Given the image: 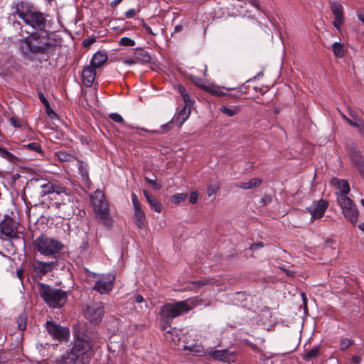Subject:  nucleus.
<instances>
[{
  "label": "nucleus",
  "mask_w": 364,
  "mask_h": 364,
  "mask_svg": "<svg viewBox=\"0 0 364 364\" xmlns=\"http://www.w3.org/2000/svg\"><path fill=\"white\" fill-rule=\"evenodd\" d=\"M178 92H180V94H181V97H183V96L184 95V94H187V93H188V92H187V90H186V88H185V87H183V86H181V85H178Z\"/></svg>",
  "instance_id": "obj_60"
},
{
  "label": "nucleus",
  "mask_w": 364,
  "mask_h": 364,
  "mask_svg": "<svg viewBox=\"0 0 364 364\" xmlns=\"http://www.w3.org/2000/svg\"><path fill=\"white\" fill-rule=\"evenodd\" d=\"M115 277L112 274H108L95 282L93 289L100 294L109 293L113 288Z\"/></svg>",
  "instance_id": "obj_16"
},
{
  "label": "nucleus",
  "mask_w": 364,
  "mask_h": 364,
  "mask_svg": "<svg viewBox=\"0 0 364 364\" xmlns=\"http://www.w3.org/2000/svg\"><path fill=\"white\" fill-rule=\"evenodd\" d=\"M77 166L79 173L81 175L82 181L85 182V184L89 185L90 183V180L89 178V172L87 165L82 162L78 161Z\"/></svg>",
  "instance_id": "obj_27"
},
{
  "label": "nucleus",
  "mask_w": 364,
  "mask_h": 364,
  "mask_svg": "<svg viewBox=\"0 0 364 364\" xmlns=\"http://www.w3.org/2000/svg\"><path fill=\"white\" fill-rule=\"evenodd\" d=\"M105 314L104 304L101 301L92 302L87 305L84 311L86 319L93 323H98L102 321Z\"/></svg>",
  "instance_id": "obj_9"
},
{
  "label": "nucleus",
  "mask_w": 364,
  "mask_h": 364,
  "mask_svg": "<svg viewBox=\"0 0 364 364\" xmlns=\"http://www.w3.org/2000/svg\"><path fill=\"white\" fill-rule=\"evenodd\" d=\"M90 199L94 211L99 220L105 225L110 226L112 224V220L109 215L108 203L105 198L103 192L100 190L95 191L91 195Z\"/></svg>",
  "instance_id": "obj_6"
},
{
  "label": "nucleus",
  "mask_w": 364,
  "mask_h": 364,
  "mask_svg": "<svg viewBox=\"0 0 364 364\" xmlns=\"http://www.w3.org/2000/svg\"><path fill=\"white\" fill-rule=\"evenodd\" d=\"M352 343V341L350 339L345 338H342L340 342V348L341 350L346 349L349 346H350Z\"/></svg>",
  "instance_id": "obj_48"
},
{
  "label": "nucleus",
  "mask_w": 364,
  "mask_h": 364,
  "mask_svg": "<svg viewBox=\"0 0 364 364\" xmlns=\"http://www.w3.org/2000/svg\"><path fill=\"white\" fill-rule=\"evenodd\" d=\"M56 156L58 159L61 161H70L74 159V156L65 151H58L56 153Z\"/></svg>",
  "instance_id": "obj_40"
},
{
  "label": "nucleus",
  "mask_w": 364,
  "mask_h": 364,
  "mask_svg": "<svg viewBox=\"0 0 364 364\" xmlns=\"http://www.w3.org/2000/svg\"><path fill=\"white\" fill-rule=\"evenodd\" d=\"M350 158L355 166L358 169L359 172L364 175V159L360 151H354L351 154Z\"/></svg>",
  "instance_id": "obj_24"
},
{
  "label": "nucleus",
  "mask_w": 364,
  "mask_h": 364,
  "mask_svg": "<svg viewBox=\"0 0 364 364\" xmlns=\"http://www.w3.org/2000/svg\"><path fill=\"white\" fill-rule=\"evenodd\" d=\"M172 124H173L172 121H170V122H168L164 124H162L161 126V131L154 130V131H150V132L152 133H156V134H165L172 129ZM141 129L145 132H149V130L145 129Z\"/></svg>",
  "instance_id": "obj_36"
},
{
  "label": "nucleus",
  "mask_w": 364,
  "mask_h": 364,
  "mask_svg": "<svg viewBox=\"0 0 364 364\" xmlns=\"http://www.w3.org/2000/svg\"><path fill=\"white\" fill-rule=\"evenodd\" d=\"M0 156L6 159V160L9 161H13L15 159V156L13 154L7 151L6 149H4L0 146Z\"/></svg>",
  "instance_id": "obj_42"
},
{
  "label": "nucleus",
  "mask_w": 364,
  "mask_h": 364,
  "mask_svg": "<svg viewBox=\"0 0 364 364\" xmlns=\"http://www.w3.org/2000/svg\"><path fill=\"white\" fill-rule=\"evenodd\" d=\"M178 92H180V94H181V97H183V96L184 95V94H187V93H188V92H187V90H186V88H185V87H183V86H181V85H178Z\"/></svg>",
  "instance_id": "obj_61"
},
{
  "label": "nucleus",
  "mask_w": 364,
  "mask_h": 364,
  "mask_svg": "<svg viewBox=\"0 0 364 364\" xmlns=\"http://www.w3.org/2000/svg\"><path fill=\"white\" fill-rule=\"evenodd\" d=\"M56 207L63 214V218L71 217L75 213L74 197L72 195H66L61 198V201L55 203Z\"/></svg>",
  "instance_id": "obj_13"
},
{
  "label": "nucleus",
  "mask_w": 364,
  "mask_h": 364,
  "mask_svg": "<svg viewBox=\"0 0 364 364\" xmlns=\"http://www.w3.org/2000/svg\"><path fill=\"white\" fill-rule=\"evenodd\" d=\"M162 328L165 331V337L166 340L172 341L175 343H176L177 341H180L186 335V333L182 329L171 328L170 329L167 330V327L166 326H163Z\"/></svg>",
  "instance_id": "obj_22"
},
{
  "label": "nucleus",
  "mask_w": 364,
  "mask_h": 364,
  "mask_svg": "<svg viewBox=\"0 0 364 364\" xmlns=\"http://www.w3.org/2000/svg\"><path fill=\"white\" fill-rule=\"evenodd\" d=\"M337 200L344 217L353 225H355L358 221V210L353 201L344 195H338Z\"/></svg>",
  "instance_id": "obj_8"
},
{
  "label": "nucleus",
  "mask_w": 364,
  "mask_h": 364,
  "mask_svg": "<svg viewBox=\"0 0 364 364\" xmlns=\"http://www.w3.org/2000/svg\"><path fill=\"white\" fill-rule=\"evenodd\" d=\"M148 203L152 210L156 213L161 212V204L156 198H153L151 200L149 199Z\"/></svg>",
  "instance_id": "obj_39"
},
{
  "label": "nucleus",
  "mask_w": 364,
  "mask_h": 364,
  "mask_svg": "<svg viewBox=\"0 0 364 364\" xmlns=\"http://www.w3.org/2000/svg\"><path fill=\"white\" fill-rule=\"evenodd\" d=\"M63 245L58 240L46 235H41L33 242L34 250L46 257H53L58 254Z\"/></svg>",
  "instance_id": "obj_5"
},
{
  "label": "nucleus",
  "mask_w": 364,
  "mask_h": 364,
  "mask_svg": "<svg viewBox=\"0 0 364 364\" xmlns=\"http://www.w3.org/2000/svg\"><path fill=\"white\" fill-rule=\"evenodd\" d=\"M331 9L335 18L333 25L340 31L343 23V7L339 1H335L331 3Z\"/></svg>",
  "instance_id": "obj_19"
},
{
  "label": "nucleus",
  "mask_w": 364,
  "mask_h": 364,
  "mask_svg": "<svg viewBox=\"0 0 364 364\" xmlns=\"http://www.w3.org/2000/svg\"><path fill=\"white\" fill-rule=\"evenodd\" d=\"M333 182L335 183V186L340 191V193H337V196L338 195L346 196V194L349 193L350 186L347 181L343 179H334Z\"/></svg>",
  "instance_id": "obj_26"
},
{
  "label": "nucleus",
  "mask_w": 364,
  "mask_h": 364,
  "mask_svg": "<svg viewBox=\"0 0 364 364\" xmlns=\"http://www.w3.org/2000/svg\"><path fill=\"white\" fill-rule=\"evenodd\" d=\"M133 302L137 304V306H134V309L144 311L149 308V304L145 301L142 296L136 295L132 298Z\"/></svg>",
  "instance_id": "obj_29"
},
{
  "label": "nucleus",
  "mask_w": 364,
  "mask_h": 364,
  "mask_svg": "<svg viewBox=\"0 0 364 364\" xmlns=\"http://www.w3.org/2000/svg\"><path fill=\"white\" fill-rule=\"evenodd\" d=\"M109 118L113 121L119 123L123 122L124 121L122 117L118 113H111L109 114Z\"/></svg>",
  "instance_id": "obj_49"
},
{
  "label": "nucleus",
  "mask_w": 364,
  "mask_h": 364,
  "mask_svg": "<svg viewBox=\"0 0 364 364\" xmlns=\"http://www.w3.org/2000/svg\"><path fill=\"white\" fill-rule=\"evenodd\" d=\"M0 232L7 239L18 237V223L10 216L5 215L0 223Z\"/></svg>",
  "instance_id": "obj_12"
},
{
  "label": "nucleus",
  "mask_w": 364,
  "mask_h": 364,
  "mask_svg": "<svg viewBox=\"0 0 364 364\" xmlns=\"http://www.w3.org/2000/svg\"><path fill=\"white\" fill-rule=\"evenodd\" d=\"M18 326L21 331H23L26 327V321L23 318H20L18 321Z\"/></svg>",
  "instance_id": "obj_56"
},
{
  "label": "nucleus",
  "mask_w": 364,
  "mask_h": 364,
  "mask_svg": "<svg viewBox=\"0 0 364 364\" xmlns=\"http://www.w3.org/2000/svg\"><path fill=\"white\" fill-rule=\"evenodd\" d=\"M107 60V55L105 52L98 51L94 54L90 65L95 68H99Z\"/></svg>",
  "instance_id": "obj_23"
},
{
  "label": "nucleus",
  "mask_w": 364,
  "mask_h": 364,
  "mask_svg": "<svg viewBox=\"0 0 364 364\" xmlns=\"http://www.w3.org/2000/svg\"><path fill=\"white\" fill-rule=\"evenodd\" d=\"M38 292L45 303L53 309L62 307L68 299L67 291L44 283L39 284Z\"/></svg>",
  "instance_id": "obj_4"
},
{
  "label": "nucleus",
  "mask_w": 364,
  "mask_h": 364,
  "mask_svg": "<svg viewBox=\"0 0 364 364\" xmlns=\"http://www.w3.org/2000/svg\"><path fill=\"white\" fill-rule=\"evenodd\" d=\"M145 180L146 181L149 183V184H151L153 185L154 188L156 189V190H159L161 188V186L160 183H158L156 182V180L154 179H151V178H145Z\"/></svg>",
  "instance_id": "obj_51"
},
{
  "label": "nucleus",
  "mask_w": 364,
  "mask_h": 364,
  "mask_svg": "<svg viewBox=\"0 0 364 364\" xmlns=\"http://www.w3.org/2000/svg\"><path fill=\"white\" fill-rule=\"evenodd\" d=\"M220 110L223 114L228 117H233L239 113L240 107L235 105L230 107L223 105L220 107Z\"/></svg>",
  "instance_id": "obj_31"
},
{
  "label": "nucleus",
  "mask_w": 364,
  "mask_h": 364,
  "mask_svg": "<svg viewBox=\"0 0 364 364\" xmlns=\"http://www.w3.org/2000/svg\"><path fill=\"white\" fill-rule=\"evenodd\" d=\"M15 14L23 21L25 26L30 27L32 30L42 31L46 27L44 15L28 4L18 5Z\"/></svg>",
  "instance_id": "obj_3"
},
{
  "label": "nucleus",
  "mask_w": 364,
  "mask_h": 364,
  "mask_svg": "<svg viewBox=\"0 0 364 364\" xmlns=\"http://www.w3.org/2000/svg\"><path fill=\"white\" fill-rule=\"evenodd\" d=\"M183 342V350L186 351L187 354L196 356L206 355V350L200 343L195 341L194 339L191 341L184 340Z\"/></svg>",
  "instance_id": "obj_17"
},
{
  "label": "nucleus",
  "mask_w": 364,
  "mask_h": 364,
  "mask_svg": "<svg viewBox=\"0 0 364 364\" xmlns=\"http://www.w3.org/2000/svg\"><path fill=\"white\" fill-rule=\"evenodd\" d=\"M39 99L45 107H48V105H50L49 102L48 101V100L46 98V97L44 96V95L43 93H39Z\"/></svg>",
  "instance_id": "obj_57"
},
{
  "label": "nucleus",
  "mask_w": 364,
  "mask_h": 364,
  "mask_svg": "<svg viewBox=\"0 0 364 364\" xmlns=\"http://www.w3.org/2000/svg\"><path fill=\"white\" fill-rule=\"evenodd\" d=\"M187 198V194L183 193H178L173 194L171 197V200L174 204H178L181 202L183 201Z\"/></svg>",
  "instance_id": "obj_37"
},
{
  "label": "nucleus",
  "mask_w": 364,
  "mask_h": 364,
  "mask_svg": "<svg viewBox=\"0 0 364 364\" xmlns=\"http://www.w3.org/2000/svg\"><path fill=\"white\" fill-rule=\"evenodd\" d=\"M215 282V279H203L194 282L193 283V284L196 287H200L202 286H205V285H207L209 284H213Z\"/></svg>",
  "instance_id": "obj_45"
},
{
  "label": "nucleus",
  "mask_w": 364,
  "mask_h": 364,
  "mask_svg": "<svg viewBox=\"0 0 364 364\" xmlns=\"http://www.w3.org/2000/svg\"><path fill=\"white\" fill-rule=\"evenodd\" d=\"M261 183L262 180L260 178H254L248 181L241 182L239 184H237V186L242 189L247 190L258 186L259 185H260Z\"/></svg>",
  "instance_id": "obj_28"
},
{
  "label": "nucleus",
  "mask_w": 364,
  "mask_h": 364,
  "mask_svg": "<svg viewBox=\"0 0 364 364\" xmlns=\"http://www.w3.org/2000/svg\"><path fill=\"white\" fill-rule=\"evenodd\" d=\"M282 271H284L286 274L289 277H294L295 274V272L294 271H291L289 269H286L285 267H279Z\"/></svg>",
  "instance_id": "obj_58"
},
{
  "label": "nucleus",
  "mask_w": 364,
  "mask_h": 364,
  "mask_svg": "<svg viewBox=\"0 0 364 364\" xmlns=\"http://www.w3.org/2000/svg\"><path fill=\"white\" fill-rule=\"evenodd\" d=\"M357 128L358 129V132L364 136V122L363 121L360 122V125Z\"/></svg>",
  "instance_id": "obj_64"
},
{
  "label": "nucleus",
  "mask_w": 364,
  "mask_h": 364,
  "mask_svg": "<svg viewBox=\"0 0 364 364\" xmlns=\"http://www.w3.org/2000/svg\"><path fill=\"white\" fill-rule=\"evenodd\" d=\"M31 183L36 188L41 189L39 193L41 196L53 193V183L50 181L43 178H35L31 181Z\"/></svg>",
  "instance_id": "obj_20"
},
{
  "label": "nucleus",
  "mask_w": 364,
  "mask_h": 364,
  "mask_svg": "<svg viewBox=\"0 0 364 364\" xmlns=\"http://www.w3.org/2000/svg\"><path fill=\"white\" fill-rule=\"evenodd\" d=\"M359 19L364 23V9L359 11L358 13Z\"/></svg>",
  "instance_id": "obj_63"
},
{
  "label": "nucleus",
  "mask_w": 364,
  "mask_h": 364,
  "mask_svg": "<svg viewBox=\"0 0 364 364\" xmlns=\"http://www.w3.org/2000/svg\"><path fill=\"white\" fill-rule=\"evenodd\" d=\"M343 118L352 127H358L360 125L362 120L360 118L350 119L347 117L346 115L342 114Z\"/></svg>",
  "instance_id": "obj_43"
},
{
  "label": "nucleus",
  "mask_w": 364,
  "mask_h": 364,
  "mask_svg": "<svg viewBox=\"0 0 364 364\" xmlns=\"http://www.w3.org/2000/svg\"><path fill=\"white\" fill-rule=\"evenodd\" d=\"M192 309L188 301L168 303L164 305L161 310V316L166 318H173L187 313Z\"/></svg>",
  "instance_id": "obj_7"
},
{
  "label": "nucleus",
  "mask_w": 364,
  "mask_h": 364,
  "mask_svg": "<svg viewBox=\"0 0 364 364\" xmlns=\"http://www.w3.org/2000/svg\"><path fill=\"white\" fill-rule=\"evenodd\" d=\"M119 45L123 46H134L135 45L134 40L129 38V37H123L120 39L119 42Z\"/></svg>",
  "instance_id": "obj_44"
},
{
  "label": "nucleus",
  "mask_w": 364,
  "mask_h": 364,
  "mask_svg": "<svg viewBox=\"0 0 364 364\" xmlns=\"http://www.w3.org/2000/svg\"><path fill=\"white\" fill-rule=\"evenodd\" d=\"M319 353H320L319 346H314L311 350L306 351V353L304 354L303 358L305 360H310L314 358L318 357Z\"/></svg>",
  "instance_id": "obj_34"
},
{
  "label": "nucleus",
  "mask_w": 364,
  "mask_h": 364,
  "mask_svg": "<svg viewBox=\"0 0 364 364\" xmlns=\"http://www.w3.org/2000/svg\"><path fill=\"white\" fill-rule=\"evenodd\" d=\"M190 79L191 80V81L196 85L198 86V87L200 88H202L204 90H205V87L208 86L205 85V82H204L203 80H202L201 78H199L196 76H194L193 75H190Z\"/></svg>",
  "instance_id": "obj_41"
},
{
  "label": "nucleus",
  "mask_w": 364,
  "mask_h": 364,
  "mask_svg": "<svg viewBox=\"0 0 364 364\" xmlns=\"http://www.w3.org/2000/svg\"><path fill=\"white\" fill-rule=\"evenodd\" d=\"M10 124L15 128H21L23 126V122L18 118L12 117L9 119Z\"/></svg>",
  "instance_id": "obj_47"
},
{
  "label": "nucleus",
  "mask_w": 364,
  "mask_h": 364,
  "mask_svg": "<svg viewBox=\"0 0 364 364\" xmlns=\"http://www.w3.org/2000/svg\"><path fill=\"white\" fill-rule=\"evenodd\" d=\"M28 36L18 39V48L21 53L27 58H31L36 54L47 53L53 48L49 42L47 35H42L33 31Z\"/></svg>",
  "instance_id": "obj_2"
},
{
  "label": "nucleus",
  "mask_w": 364,
  "mask_h": 364,
  "mask_svg": "<svg viewBox=\"0 0 364 364\" xmlns=\"http://www.w3.org/2000/svg\"><path fill=\"white\" fill-rule=\"evenodd\" d=\"M136 11L135 9H130L127 11L125 12L124 16L126 18H131L136 16Z\"/></svg>",
  "instance_id": "obj_53"
},
{
  "label": "nucleus",
  "mask_w": 364,
  "mask_h": 364,
  "mask_svg": "<svg viewBox=\"0 0 364 364\" xmlns=\"http://www.w3.org/2000/svg\"><path fill=\"white\" fill-rule=\"evenodd\" d=\"M223 89H226L227 90H234V88H225V87H221L218 85L212 84V85H208V86L205 87V90L212 95L221 97V96H224L226 95V93L223 91Z\"/></svg>",
  "instance_id": "obj_25"
},
{
  "label": "nucleus",
  "mask_w": 364,
  "mask_h": 364,
  "mask_svg": "<svg viewBox=\"0 0 364 364\" xmlns=\"http://www.w3.org/2000/svg\"><path fill=\"white\" fill-rule=\"evenodd\" d=\"M16 276L18 277V278L20 280H22L23 279V270L22 269H17V271H16Z\"/></svg>",
  "instance_id": "obj_62"
},
{
  "label": "nucleus",
  "mask_w": 364,
  "mask_h": 364,
  "mask_svg": "<svg viewBox=\"0 0 364 364\" xmlns=\"http://www.w3.org/2000/svg\"><path fill=\"white\" fill-rule=\"evenodd\" d=\"M328 206V202L321 199L318 201H314L310 206L306 208V210L311 214V220H314L323 216Z\"/></svg>",
  "instance_id": "obj_14"
},
{
  "label": "nucleus",
  "mask_w": 364,
  "mask_h": 364,
  "mask_svg": "<svg viewBox=\"0 0 364 364\" xmlns=\"http://www.w3.org/2000/svg\"><path fill=\"white\" fill-rule=\"evenodd\" d=\"M191 108L183 107L178 113V121L179 122V127H181L186 120L189 117L191 114Z\"/></svg>",
  "instance_id": "obj_33"
},
{
  "label": "nucleus",
  "mask_w": 364,
  "mask_h": 364,
  "mask_svg": "<svg viewBox=\"0 0 364 364\" xmlns=\"http://www.w3.org/2000/svg\"><path fill=\"white\" fill-rule=\"evenodd\" d=\"M210 358L224 362H232L234 361L235 354L232 351H230L228 349L217 350L211 349L206 350V355Z\"/></svg>",
  "instance_id": "obj_18"
},
{
  "label": "nucleus",
  "mask_w": 364,
  "mask_h": 364,
  "mask_svg": "<svg viewBox=\"0 0 364 364\" xmlns=\"http://www.w3.org/2000/svg\"><path fill=\"white\" fill-rule=\"evenodd\" d=\"M46 111L47 114L50 119H54L57 117V114L55 113V112L51 109L50 105H48V107H45Z\"/></svg>",
  "instance_id": "obj_54"
},
{
  "label": "nucleus",
  "mask_w": 364,
  "mask_h": 364,
  "mask_svg": "<svg viewBox=\"0 0 364 364\" xmlns=\"http://www.w3.org/2000/svg\"><path fill=\"white\" fill-rule=\"evenodd\" d=\"M183 101H184V103H185V107H188V108H192L193 104H194V100L193 99H191V97H190L189 94L187 93V94H184V95L182 97Z\"/></svg>",
  "instance_id": "obj_46"
},
{
  "label": "nucleus",
  "mask_w": 364,
  "mask_h": 364,
  "mask_svg": "<svg viewBox=\"0 0 364 364\" xmlns=\"http://www.w3.org/2000/svg\"><path fill=\"white\" fill-rule=\"evenodd\" d=\"M25 149L33 152L43 153L41 145L37 142H31L24 146Z\"/></svg>",
  "instance_id": "obj_38"
},
{
  "label": "nucleus",
  "mask_w": 364,
  "mask_h": 364,
  "mask_svg": "<svg viewBox=\"0 0 364 364\" xmlns=\"http://www.w3.org/2000/svg\"><path fill=\"white\" fill-rule=\"evenodd\" d=\"M134 58L137 63H149L151 57L149 53L143 50L139 49L134 53Z\"/></svg>",
  "instance_id": "obj_30"
},
{
  "label": "nucleus",
  "mask_w": 364,
  "mask_h": 364,
  "mask_svg": "<svg viewBox=\"0 0 364 364\" xmlns=\"http://www.w3.org/2000/svg\"><path fill=\"white\" fill-rule=\"evenodd\" d=\"M57 265V259L50 262H42L35 259L32 264V267L36 274L39 277H42L54 269Z\"/></svg>",
  "instance_id": "obj_15"
},
{
  "label": "nucleus",
  "mask_w": 364,
  "mask_h": 364,
  "mask_svg": "<svg viewBox=\"0 0 364 364\" xmlns=\"http://www.w3.org/2000/svg\"><path fill=\"white\" fill-rule=\"evenodd\" d=\"M73 346L56 360V364H86L93 354V347L87 335L75 333Z\"/></svg>",
  "instance_id": "obj_1"
},
{
  "label": "nucleus",
  "mask_w": 364,
  "mask_h": 364,
  "mask_svg": "<svg viewBox=\"0 0 364 364\" xmlns=\"http://www.w3.org/2000/svg\"><path fill=\"white\" fill-rule=\"evenodd\" d=\"M53 193H55L57 195L60 196L62 198L63 197H66V195H71L70 190L60 184L53 183Z\"/></svg>",
  "instance_id": "obj_32"
},
{
  "label": "nucleus",
  "mask_w": 364,
  "mask_h": 364,
  "mask_svg": "<svg viewBox=\"0 0 364 364\" xmlns=\"http://www.w3.org/2000/svg\"><path fill=\"white\" fill-rule=\"evenodd\" d=\"M218 191V187L217 186H209L207 189V193L209 197L215 195Z\"/></svg>",
  "instance_id": "obj_50"
},
{
  "label": "nucleus",
  "mask_w": 364,
  "mask_h": 364,
  "mask_svg": "<svg viewBox=\"0 0 364 364\" xmlns=\"http://www.w3.org/2000/svg\"><path fill=\"white\" fill-rule=\"evenodd\" d=\"M249 4L257 9H259V3L257 0H248Z\"/></svg>",
  "instance_id": "obj_59"
},
{
  "label": "nucleus",
  "mask_w": 364,
  "mask_h": 364,
  "mask_svg": "<svg viewBox=\"0 0 364 364\" xmlns=\"http://www.w3.org/2000/svg\"><path fill=\"white\" fill-rule=\"evenodd\" d=\"M122 63L124 64V65H135L137 63V60H136L135 58L134 57V58H124L122 60Z\"/></svg>",
  "instance_id": "obj_52"
},
{
  "label": "nucleus",
  "mask_w": 364,
  "mask_h": 364,
  "mask_svg": "<svg viewBox=\"0 0 364 364\" xmlns=\"http://www.w3.org/2000/svg\"><path fill=\"white\" fill-rule=\"evenodd\" d=\"M48 333L55 340L60 342L65 341L70 336V331L67 327L61 326L52 321L46 323Z\"/></svg>",
  "instance_id": "obj_10"
},
{
  "label": "nucleus",
  "mask_w": 364,
  "mask_h": 364,
  "mask_svg": "<svg viewBox=\"0 0 364 364\" xmlns=\"http://www.w3.org/2000/svg\"><path fill=\"white\" fill-rule=\"evenodd\" d=\"M331 48L336 58H341L344 55L343 44L335 42L333 43Z\"/></svg>",
  "instance_id": "obj_35"
},
{
  "label": "nucleus",
  "mask_w": 364,
  "mask_h": 364,
  "mask_svg": "<svg viewBox=\"0 0 364 364\" xmlns=\"http://www.w3.org/2000/svg\"><path fill=\"white\" fill-rule=\"evenodd\" d=\"M96 68L91 65L85 66L82 71V80L85 86L90 87L96 77Z\"/></svg>",
  "instance_id": "obj_21"
},
{
  "label": "nucleus",
  "mask_w": 364,
  "mask_h": 364,
  "mask_svg": "<svg viewBox=\"0 0 364 364\" xmlns=\"http://www.w3.org/2000/svg\"><path fill=\"white\" fill-rule=\"evenodd\" d=\"M198 200V193L196 191H193L190 194L189 202L192 204H195Z\"/></svg>",
  "instance_id": "obj_55"
},
{
  "label": "nucleus",
  "mask_w": 364,
  "mask_h": 364,
  "mask_svg": "<svg viewBox=\"0 0 364 364\" xmlns=\"http://www.w3.org/2000/svg\"><path fill=\"white\" fill-rule=\"evenodd\" d=\"M132 202L134 209V221L139 228L143 229L147 225V220L145 212L134 193H132Z\"/></svg>",
  "instance_id": "obj_11"
}]
</instances>
